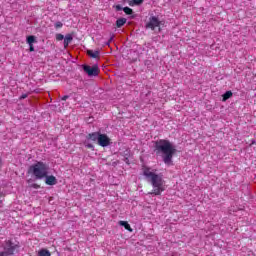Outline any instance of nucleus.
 <instances>
[{
    "instance_id": "1",
    "label": "nucleus",
    "mask_w": 256,
    "mask_h": 256,
    "mask_svg": "<svg viewBox=\"0 0 256 256\" xmlns=\"http://www.w3.org/2000/svg\"><path fill=\"white\" fill-rule=\"evenodd\" d=\"M157 170L151 169L149 166H142V173L145 176V179L150 183L153 187L150 195H161L165 189H167V185H165V180L163 179V175L156 174Z\"/></svg>"
},
{
    "instance_id": "2",
    "label": "nucleus",
    "mask_w": 256,
    "mask_h": 256,
    "mask_svg": "<svg viewBox=\"0 0 256 256\" xmlns=\"http://www.w3.org/2000/svg\"><path fill=\"white\" fill-rule=\"evenodd\" d=\"M154 151L157 156L162 157L165 165H173V155L177 153V149L173 146L171 141L166 139H160L154 142Z\"/></svg>"
},
{
    "instance_id": "3",
    "label": "nucleus",
    "mask_w": 256,
    "mask_h": 256,
    "mask_svg": "<svg viewBox=\"0 0 256 256\" xmlns=\"http://www.w3.org/2000/svg\"><path fill=\"white\" fill-rule=\"evenodd\" d=\"M28 173L35 176V179H45L49 175V165L39 161L29 167Z\"/></svg>"
},
{
    "instance_id": "4",
    "label": "nucleus",
    "mask_w": 256,
    "mask_h": 256,
    "mask_svg": "<svg viewBox=\"0 0 256 256\" xmlns=\"http://www.w3.org/2000/svg\"><path fill=\"white\" fill-rule=\"evenodd\" d=\"M83 69L89 77H97V75H99L100 73L99 66L97 65H94L92 67L89 65H83Z\"/></svg>"
},
{
    "instance_id": "5",
    "label": "nucleus",
    "mask_w": 256,
    "mask_h": 256,
    "mask_svg": "<svg viewBox=\"0 0 256 256\" xmlns=\"http://www.w3.org/2000/svg\"><path fill=\"white\" fill-rule=\"evenodd\" d=\"M157 27H161V21H159V18H157L156 16H151L146 24V29H151L152 31H155Z\"/></svg>"
},
{
    "instance_id": "6",
    "label": "nucleus",
    "mask_w": 256,
    "mask_h": 256,
    "mask_svg": "<svg viewBox=\"0 0 256 256\" xmlns=\"http://www.w3.org/2000/svg\"><path fill=\"white\" fill-rule=\"evenodd\" d=\"M98 145H100V147H109V145H111V139L109 136H107V134L100 133L98 138Z\"/></svg>"
},
{
    "instance_id": "7",
    "label": "nucleus",
    "mask_w": 256,
    "mask_h": 256,
    "mask_svg": "<svg viewBox=\"0 0 256 256\" xmlns=\"http://www.w3.org/2000/svg\"><path fill=\"white\" fill-rule=\"evenodd\" d=\"M7 248H4V251L2 253H6L7 256L13 255L15 253V246H13V243L11 240L6 241Z\"/></svg>"
},
{
    "instance_id": "8",
    "label": "nucleus",
    "mask_w": 256,
    "mask_h": 256,
    "mask_svg": "<svg viewBox=\"0 0 256 256\" xmlns=\"http://www.w3.org/2000/svg\"><path fill=\"white\" fill-rule=\"evenodd\" d=\"M44 179H45L46 185H50V186L57 185V178L53 175L48 176L47 174L46 177H44Z\"/></svg>"
},
{
    "instance_id": "9",
    "label": "nucleus",
    "mask_w": 256,
    "mask_h": 256,
    "mask_svg": "<svg viewBox=\"0 0 256 256\" xmlns=\"http://www.w3.org/2000/svg\"><path fill=\"white\" fill-rule=\"evenodd\" d=\"M101 135V132H93V133H90L86 136V139L90 140V141H97L99 142V137Z\"/></svg>"
},
{
    "instance_id": "10",
    "label": "nucleus",
    "mask_w": 256,
    "mask_h": 256,
    "mask_svg": "<svg viewBox=\"0 0 256 256\" xmlns=\"http://www.w3.org/2000/svg\"><path fill=\"white\" fill-rule=\"evenodd\" d=\"M71 41H73V36L71 34H67L64 37V49H67V47H69V43H71Z\"/></svg>"
},
{
    "instance_id": "11",
    "label": "nucleus",
    "mask_w": 256,
    "mask_h": 256,
    "mask_svg": "<svg viewBox=\"0 0 256 256\" xmlns=\"http://www.w3.org/2000/svg\"><path fill=\"white\" fill-rule=\"evenodd\" d=\"M87 55L91 57L92 59H99V51L98 50H87Z\"/></svg>"
},
{
    "instance_id": "12",
    "label": "nucleus",
    "mask_w": 256,
    "mask_h": 256,
    "mask_svg": "<svg viewBox=\"0 0 256 256\" xmlns=\"http://www.w3.org/2000/svg\"><path fill=\"white\" fill-rule=\"evenodd\" d=\"M125 23H127V18H119L116 20V27L118 29H121V27H123V25H125Z\"/></svg>"
},
{
    "instance_id": "13",
    "label": "nucleus",
    "mask_w": 256,
    "mask_h": 256,
    "mask_svg": "<svg viewBox=\"0 0 256 256\" xmlns=\"http://www.w3.org/2000/svg\"><path fill=\"white\" fill-rule=\"evenodd\" d=\"M119 225H121L123 228H125L126 231H130V233L133 231V228H131V225L127 221H120Z\"/></svg>"
},
{
    "instance_id": "14",
    "label": "nucleus",
    "mask_w": 256,
    "mask_h": 256,
    "mask_svg": "<svg viewBox=\"0 0 256 256\" xmlns=\"http://www.w3.org/2000/svg\"><path fill=\"white\" fill-rule=\"evenodd\" d=\"M38 256H51V252L48 249L42 248L38 251Z\"/></svg>"
},
{
    "instance_id": "15",
    "label": "nucleus",
    "mask_w": 256,
    "mask_h": 256,
    "mask_svg": "<svg viewBox=\"0 0 256 256\" xmlns=\"http://www.w3.org/2000/svg\"><path fill=\"white\" fill-rule=\"evenodd\" d=\"M231 97H233V92H231V91H226V92L222 95V101H227V99H231Z\"/></svg>"
},
{
    "instance_id": "16",
    "label": "nucleus",
    "mask_w": 256,
    "mask_h": 256,
    "mask_svg": "<svg viewBox=\"0 0 256 256\" xmlns=\"http://www.w3.org/2000/svg\"><path fill=\"white\" fill-rule=\"evenodd\" d=\"M26 43L28 45H33V43H37V40L35 39V36L30 35L26 38Z\"/></svg>"
},
{
    "instance_id": "17",
    "label": "nucleus",
    "mask_w": 256,
    "mask_h": 256,
    "mask_svg": "<svg viewBox=\"0 0 256 256\" xmlns=\"http://www.w3.org/2000/svg\"><path fill=\"white\" fill-rule=\"evenodd\" d=\"M144 0H133V2H129L130 7H133V5H141Z\"/></svg>"
},
{
    "instance_id": "18",
    "label": "nucleus",
    "mask_w": 256,
    "mask_h": 256,
    "mask_svg": "<svg viewBox=\"0 0 256 256\" xmlns=\"http://www.w3.org/2000/svg\"><path fill=\"white\" fill-rule=\"evenodd\" d=\"M123 11L126 15H133V9L129 8V7H124Z\"/></svg>"
},
{
    "instance_id": "19",
    "label": "nucleus",
    "mask_w": 256,
    "mask_h": 256,
    "mask_svg": "<svg viewBox=\"0 0 256 256\" xmlns=\"http://www.w3.org/2000/svg\"><path fill=\"white\" fill-rule=\"evenodd\" d=\"M84 145H85L86 149H91L92 151L95 150V146H93V144H91V143L84 142Z\"/></svg>"
},
{
    "instance_id": "20",
    "label": "nucleus",
    "mask_w": 256,
    "mask_h": 256,
    "mask_svg": "<svg viewBox=\"0 0 256 256\" xmlns=\"http://www.w3.org/2000/svg\"><path fill=\"white\" fill-rule=\"evenodd\" d=\"M55 29H61L63 27V23L58 21L54 24Z\"/></svg>"
},
{
    "instance_id": "21",
    "label": "nucleus",
    "mask_w": 256,
    "mask_h": 256,
    "mask_svg": "<svg viewBox=\"0 0 256 256\" xmlns=\"http://www.w3.org/2000/svg\"><path fill=\"white\" fill-rule=\"evenodd\" d=\"M63 39H65L63 34H56V41H63Z\"/></svg>"
},
{
    "instance_id": "22",
    "label": "nucleus",
    "mask_w": 256,
    "mask_h": 256,
    "mask_svg": "<svg viewBox=\"0 0 256 256\" xmlns=\"http://www.w3.org/2000/svg\"><path fill=\"white\" fill-rule=\"evenodd\" d=\"M30 187L32 189H41V185L37 184V183H34V184H31Z\"/></svg>"
},
{
    "instance_id": "23",
    "label": "nucleus",
    "mask_w": 256,
    "mask_h": 256,
    "mask_svg": "<svg viewBox=\"0 0 256 256\" xmlns=\"http://www.w3.org/2000/svg\"><path fill=\"white\" fill-rule=\"evenodd\" d=\"M27 97H29V94H22V95L19 97V100H20V101H23V99H27Z\"/></svg>"
},
{
    "instance_id": "24",
    "label": "nucleus",
    "mask_w": 256,
    "mask_h": 256,
    "mask_svg": "<svg viewBox=\"0 0 256 256\" xmlns=\"http://www.w3.org/2000/svg\"><path fill=\"white\" fill-rule=\"evenodd\" d=\"M115 9L116 11H123V7H121V5H116Z\"/></svg>"
},
{
    "instance_id": "25",
    "label": "nucleus",
    "mask_w": 256,
    "mask_h": 256,
    "mask_svg": "<svg viewBox=\"0 0 256 256\" xmlns=\"http://www.w3.org/2000/svg\"><path fill=\"white\" fill-rule=\"evenodd\" d=\"M29 51H30V52L35 51V47L33 46V44L29 45Z\"/></svg>"
},
{
    "instance_id": "26",
    "label": "nucleus",
    "mask_w": 256,
    "mask_h": 256,
    "mask_svg": "<svg viewBox=\"0 0 256 256\" xmlns=\"http://www.w3.org/2000/svg\"><path fill=\"white\" fill-rule=\"evenodd\" d=\"M67 99H69V96L65 95L61 98L62 101H67Z\"/></svg>"
},
{
    "instance_id": "27",
    "label": "nucleus",
    "mask_w": 256,
    "mask_h": 256,
    "mask_svg": "<svg viewBox=\"0 0 256 256\" xmlns=\"http://www.w3.org/2000/svg\"><path fill=\"white\" fill-rule=\"evenodd\" d=\"M251 145H256V142H255V140H252V141H251V144H250V146H251Z\"/></svg>"
},
{
    "instance_id": "28",
    "label": "nucleus",
    "mask_w": 256,
    "mask_h": 256,
    "mask_svg": "<svg viewBox=\"0 0 256 256\" xmlns=\"http://www.w3.org/2000/svg\"><path fill=\"white\" fill-rule=\"evenodd\" d=\"M1 161H2V159H1V157H0V163H1Z\"/></svg>"
}]
</instances>
